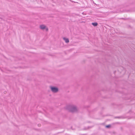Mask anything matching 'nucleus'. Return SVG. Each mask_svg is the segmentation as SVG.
Masks as SVG:
<instances>
[{
  "label": "nucleus",
  "mask_w": 135,
  "mask_h": 135,
  "mask_svg": "<svg viewBox=\"0 0 135 135\" xmlns=\"http://www.w3.org/2000/svg\"><path fill=\"white\" fill-rule=\"evenodd\" d=\"M66 108L69 111L72 113L76 112L78 111V109L77 107L73 105H67L66 107Z\"/></svg>",
  "instance_id": "1"
},
{
  "label": "nucleus",
  "mask_w": 135,
  "mask_h": 135,
  "mask_svg": "<svg viewBox=\"0 0 135 135\" xmlns=\"http://www.w3.org/2000/svg\"><path fill=\"white\" fill-rule=\"evenodd\" d=\"M92 25L95 26H97L98 25V23L97 22H93L92 23Z\"/></svg>",
  "instance_id": "5"
},
{
  "label": "nucleus",
  "mask_w": 135,
  "mask_h": 135,
  "mask_svg": "<svg viewBox=\"0 0 135 135\" xmlns=\"http://www.w3.org/2000/svg\"><path fill=\"white\" fill-rule=\"evenodd\" d=\"M63 39L65 41V42L66 43H68L69 42V40L68 38L64 37Z\"/></svg>",
  "instance_id": "4"
},
{
  "label": "nucleus",
  "mask_w": 135,
  "mask_h": 135,
  "mask_svg": "<svg viewBox=\"0 0 135 135\" xmlns=\"http://www.w3.org/2000/svg\"><path fill=\"white\" fill-rule=\"evenodd\" d=\"M110 125H107L106 126V127L107 128H109L110 127Z\"/></svg>",
  "instance_id": "6"
},
{
  "label": "nucleus",
  "mask_w": 135,
  "mask_h": 135,
  "mask_svg": "<svg viewBox=\"0 0 135 135\" xmlns=\"http://www.w3.org/2000/svg\"><path fill=\"white\" fill-rule=\"evenodd\" d=\"M50 88L51 89V91L53 93H56L58 91V88L57 87L50 86Z\"/></svg>",
  "instance_id": "2"
},
{
  "label": "nucleus",
  "mask_w": 135,
  "mask_h": 135,
  "mask_svg": "<svg viewBox=\"0 0 135 135\" xmlns=\"http://www.w3.org/2000/svg\"><path fill=\"white\" fill-rule=\"evenodd\" d=\"M46 26L44 25H41L40 26V28L42 30H44L46 28V31L48 30V28H46Z\"/></svg>",
  "instance_id": "3"
}]
</instances>
